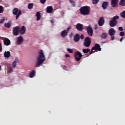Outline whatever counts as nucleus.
<instances>
[{
	"mask_svg": "<svg viewBox=\"0 0 125 125\" xmlns=\"http://www.w3.org/2000/svg\"><path fill=\"white\" fill-rule=\"evenodd\" d=\"M45 60V56L43 53V50L39 52V55L37 57V61L36 63L35 67H39L40 65H42Z\"/></svg>",
	"mask_w": 125,
	"mask_h": 125,
	"instance_id": "obj_1",
	"label": "nucleus"
},
{
	"mask_svg": "<svg viewBox=\"0 0 125 125\" xmlns=\"http://www.w3.org/2000/svg\"><path fill=\"white\" fill-rule=\"evenodd\" d=\"M89 7L88 6H84L80 8V13L82 15H89Z\"/></svg>",
	"mask_w": 125,
	"mask_h": 125,
	"instance_id": "obj_2",
	"label": "nucleus"
},
{
	"mask_svg": "<svg viewBox=\"0 0 125 125\" xmlns=\"http://www.w3.org/2000/svg\"><path fill=\"white\" fill-rule=\"evenodd\" d=\"M12 13L14 15H16V19L17 20V19H18L20 17V15L22 14V11L21 10H19L18 8H14L12 10Z\"/></svg>",
	"mask_w": 125,
	"mask_h": 125,
	"instance_id": "obj_3",
	"label": "nucleus"
},
{
	"mask_svg": "<svg viewBox=\"0 0 125 125\" xmlns=\"http://www.w3.org/2000/svg\"><path fill=\"white\" fill-rule=\"evenodd\" d=\"M91 43V40L90 38L87 37H86L84 40L83 45L86 47H89L90 46V44Z\"/></svg>",
	"mask_w": 125,
	"mask_h": 125,
	"instance_id": "obj_4",
	"label": "nucleus"
},
{
	"mask_svg": "<svg viewBox=\"0 0 125 125\" xmlns=\"http://www.w3.org/2000/svg\"><path fill=\"white\" fill-rule=\"evenodd\" d=\"M74 57L75 59V60L76 61H81V59H82V57H83V55L82 54V53L80 51H77L75 52L74 54Z\"/></svg>",
	"mask_w": 125,
	"mask_h": 125,
	"instance_id": "obj_5",
	"label": "nucleus"
},
{
	"mask_svg": "<svg viewBox=\"0 0 125 125\" xmlns=\"http://www.w3.org/2000/svg\"><path fill=\"white\" fill-rule=\"evenodd\" d=\"M19 32H20V27L19 26H16L13 29V34L14 36H18L19 35Z\"/></svg>",
	"mask_w": 125,
	"mask_h": 125,
	"instance_id": "obj_6",
	"label": "nucleus"
},
{
	"mask_svg": "<svg viewBox=\"0 0 125 125\" xmlns=\"http://www.w3.org/2000/svg\"><path fill=\"white\" fill-rule=\"evenodd\" d=\"M87 34L89 37H92V35H93V30H92V28L90 26H88L86 28Z\"/></svg>",
	"mask_w": 125,
	"mask_h": 125,
	"instance_id": "obj_7",
	"label": "nucleus"
},
{
	"mask_svg": "<svg viewBox=\"0 0 125 125\" xmlns=\"http://www.w3.org/2000/svg\"><path fill=\"white\" fill-rule=\"evenodd\" d=\"M23 42H24V39H23V37H22V36H20L19 37H18L17 43V44H18V45H20L21 44H22Z\"/></svg>",
	"mask_w": 125,
	"mask_h": 125,
	"instance_id": "obj_8",
	"label": "nucleus"
},
{
	"mask_svg": "<svg viewBox=\"0 0 125 125\" xmlns=\"http://www.w3.org/2000/svg\"><path fill=\"white\" fill-rule=\"evenodd\" d=\"M101 48H100V45L98 43H96L92 48V50H95L96 51L97 50H98L99 51H101Z\"/></svg>",
	"mask_w": 125,
	"mask_h": 125,
	"instance_id": "obj_9",
	"label": "nucleus"
},
{
	"mask_svg": "<svg viewBox=\"0 0 125 125\" xmlns=\"http://www.w3.org/2000/svg\"><path fill=\"white\" fill-rule=\"evenodd\" d=\"M27 32V28L25 26H22L21 28H20V35H24Z\"/></svg>",
	"mask_w": 125,
	"mask_h": 125,
	"instance_id": "obj_10",
	"label": "nucleus"
},
{
	"mask_svg": "<svg viewBox=\"0 0 125 125\" xmlns=\"http://www.w3.org/2000/svg\"><path fill=\"white\" fill-rule=\"evenodd\" d=\"M76 28L77 31H83V25L81 23H77Z\"/></svg>",
	"mask_w": 125,
	"mask_h": 125,
	"instance_id": "obj_11",
	"label": "nucleus"
},
{
	"mask_svg": "<svg viewBox=\"0 0 125 125\" xmlns=\"http://www.w3.org/2000/svg\"><path fill=\"white\" fill-rule=\"evenodd\" d=\"M118 2H119V0H111V5L112 7H116L118 5Z\"/></svg>",
	"mask_w": 125,
	"mask_h": 125,
	"instance_id": "obj_12",
	"label": "nucleus"
},
{
	"mask_svg": "<svg viewBox=\"0 0 125 125\" xmlns=\"http://www.w3.org/2000/svg\"><path fill=\"white\" fill-rule=\"evenodd\" d=\"M3 43L4 45L8 46L10 45L11 42H10V40L8 39V38H5L3 40Z\"/></svg>",
	"mask_w": 125,
	"mask_h": 125,
	"instance_id": "obj_13",
	"label": "nucleus"
},
{
	"mask_svg": "<svg viewBox=\"0 0 125 125\" xmlns=\"http://www.w3.org/2000/svg\"><path fill=\"white\" fill-rule=\"evenodd\" d=\"M104 24H105V21L104 20V18L101 17L98 21L99 26H102Z\"/></svg>",
	"mask_w": 125,
	"mask_h": 125,
	"instance_id": "obj_14",
	"label": "nucleus"
},
{
	"mask_svg": "<svg viewBox=\"0 0 125 125\" xmlns=\"http://www.w3.org/2000/svg\"><path fill=\"white\" fill-rule=\"evenodd\" d=\"M117 24H118V21H113V20H110L109 22V26H110V27H115V26H116Z\"/></svg>",
	"mask_w": 125,
	"mask_h": 125,
	"instance_id": "obj_15",
	"label": "nucleus"
},
{
	"mask_svg": "<svg viewBox=\"0 0 125 125\" xmlns=\"http://www.w3.org/2000/svg\"><path fill=\"white\" fill-rule=\"evenodd\" d=\"M115 34H116V31H115V29L114 28H110L108 30V34L110 37H112V36H114Z\"/></svg>",
	"mask_w": 125,
	"mask_h": 125,
	"instance_id": "obj_16",
	"label": "nucleus"
},
{
	"mask_svg": "<svg viewBox=\"0 0 125 125\" xmlns=\"http://www.w3.org/2000/svg\"><path fill=\"white\" fill-rule=\"evenodd\" d=\"M73 40L75 42H78L80 41V34H76L73 38Z\"/></svg>",
	"mask_w": 125,
	"mask_h": 125,
	"instance_id": "obj_17",
	"label": "nucleus"
},
{
	"mask_svg": "<svg viewBox=\"0 0 125 125\" xmlns=\"http://www.w3.org/2000/svg\"><path fill=\"white\" fill-rule=\"evenodd\" d=\"M108 6H109V3L107 1H104L103 2L102 7L103 9H107Z\"/></svg>",
	"mask_w": 125,
	"mask_h": 125,
	"instance_id": "obj_18",
	"label": "nucleus"
},
{
	"mask_svg": "<svg viewBox=\"0 0 125 125\" xmlns=\"http://www.w3.org/2000/svg\"><path fill=\"white\" fill-rule=\"evenodd\" d=\"M61 37H62V38H65L66 36H68V31L67 30L62 31L61 34Z\"/></svg>",
	"mask_w": 125,
	"mask_h": 125,
	"instance_id": "obj_19",
	"label": "nucleus"
},
{
	"mask_svg": "<svg viewBox=\"0 0 125 125\" xmlns=\"http://www.w3.org/2000/svg\"><path fill=\"white\" fill-rule=\"evenodd\" d=\"M46 12L47 13H51L52 10H53V8L51 6H49L46 8Z\"/></svg>",
	"mask_w": 125,
	"mask_h": 125,
	"instance_id": "obj_20",
	"label": "nucleus"
},
{
	"mask_svg": "<svg viewBox=\"0 0 125 125\" xmlns=\"http://www.w3.org/2000/svg\"><path fill=\"white\" fill-rule=\"evenodd\" d=\"M17 63H19V59H17L14 62H13L12 67L13 68H15L17 66Z\"/></svg>",
	"mask_w": 125,
	"mask_h": 125,
	"instance_id": "obj_21",
	"label": "nucleus"
},
{
	"mask_svg": "<svg viewBox=\"0 0 125 125\" xmlns=\"http://www.w3.org/2000/svg\"><path fill=\"white\" fill-rule=\"evenodd\" d=\"M36 16L37 17V21H40L41 18H42V15H41V13L40 12H37Z\"/></svg>",
	"mask_w": 125,
	"mask_h": 125,
	"instance_id": "obj_22",
	"label": "nucleus"
},
{
	"mask_svg": "<svg viewBox=\"0 0 125 125\" xmlns=\"http://www.w3.org/2000/svg\"><path fill=\"white\" fill-rule=\"evenodd\" d=\"M36 75V71L33 70H32L31 72L29 73V77L30 78H33L35 77V75Z\"/></svg>",
	"mask_w": 125,
	"mask_h": 125,
	"instance_id": "obj_23",
	"label": "nucleus"
},
{
	"mask_svg": "<svg viewBox=\"0 0 125 125\" xmlns=\"http://www.w3.org/2000/svg\"><path fill=\"white\" fill-rule=\"evenodd\" d=\"M107 35L108 34L106 33H103L101 34V38L103 40H105V39H107Z\"/></svg>",
	"mask_w": 125,
	"mask_h": 125,
	"instance_id": "obj_24",
	"label": "nucleus"
},
{
	"mask_svg": "<svg viewBox=\"0 0 125 125\" xmlns=\"http://www.w3.org/2000/svg\"><path fill=\"white\" fill-rule=\"evenodd\" d=\"M4 57H6L7 58H8V57H10V51L5 52L4 53Z\"/></svg>",
	"mask_w": 125,
	"mask_h": 125,
	"instance_id": "obj_25",
	"label": "nucleus"
},
{
	"mask_svg": "<svg viewBox=\"0 0 125 125\" xmlns=\"http://www.w3.org/2000/svg\"><path fill=\"white\" fill-rule=\"evenodd\" d=\"M119 5H121V6H125V0H121L119 2Z\"/></svg>",
	"mask_w": 125,
	"mask_h": 125,
	"instance_id": "obj_26",
	"label": "nucleus"
},
{
	"mask_svg": "<svg viewBox=\"0 0 125 125\" xmlns=\"http://www.w3.org/2000/svg\"><path fill=\"white\" fill-rule=\"evenodd\" d=\"M69 1L71 3L72 7H75V6H76V2H75V1L72 0H69Z\"/></svg>",
	"mask_w": 125,
	"mask_h": 125,
	"instance_id": "obj_27",
	"label": "nucleus"
},
{
	"mask_svg": "<svg viewBox=\"0 0 125 125\" xmlns=\"http://www.w3.org/2000/svg\"><path fill=\"white\" fill-rule=\"evenodd\" d=\"M34 7V4H33V3H28V9H33V7Z\"/></svg>",
	"mask_w": 125,
	"mask_h": 125,
	"instance_id": "obj_28",
	"label": "nucleus"
},
{
	"mask_svg": "<svg viewBox=\"0 0 125 125\" xmlns=\"http://www.w3.org/2000/svg\"><path fill=\"white\" fill-rule=\"evenodd\" d=\"M83 52V53H88L89 51H90V49L87 48V49H83L82 50Z\"/></svg>",
	"mask_w": 125,
	"mask_h": 125,
	"instance_id": "obj_29",
	"label": "nucleus"
},
{
	"mask_svg": "<svg viewBox=\"0 0 125 125\" xmlns=\"http://www.w3.org/2000/svg\"><path fill=\"white\" fill-rule=\"evenodd\" d=\"M120 16L122 18H125V11H123L122 12L120 13Z\"/></svg>",
	"mask_w": 125,
	"mask_h": 125,
	"instance_id": "obj_30",
	"label": "nucleus"
},
{
	"mask_svg": "<svg viewBox=\"0 0 125 125\" xmlns=\"http://www.w3.org/2000/svg\"><path fill=\"white\" fill-rule=\"evenodd\" d=\"M119 18H120L119 16H116L113 18L112 20H113V21H117V20H118V19H119Z\"/></svg>",
	"mask_w": 125,
	"mask_h": 125,
	"instance_id": "obj_31",
	"label": "nucleus"
},
{
	"mask_svg": "<svg viewBox=\"0 0 125 125\" xmlns=\"http://www.w3.org/2000/svg\"><path fill=\"white\" fill-rule=\"evenodd\" d=\"M98 1H99V0H93L92 3L93 4H97V3H98Z\"/></svg>",
	"mask_w": 125,
	"mask_h": 125,
	"instance_id": "obj_32",
	"label": "nucleus"
},
{
	"mask_svg": "<svg viewBox=\"0 0 125 125\" xmlns=\"http://www.w3.org/2000/svg\"><path fill=\"white\" fill-rule=\"evenodd\" d=\"M6 27H7V28H10V27H11V24H10V22H7L6 23Z\"/></svg>",
	"mask_w": 125,
	"mask_h": 125,
	"instance_id": "obj_33",
	"label": "nucleus"
},
{
	"mask_svg": "<svg viewBox=\"0 0 125 125\" xmlns=\"http://www.w3.org/2000/svg\"><path fill=\"white\" fill-rule=\"evenodd\" d=\"M66 50L68 52H69V53H73V50L71 49L67 48Z\"/></svg>",
	"mask_w": 125,
	"mask_h": 125,
	"instance_id": "obj_34",
	"label": "nucleus"
},
{
	"mask_svg": "<svg viewBox=\"0 0 125 125\" xmlns=\"http://www.w3.org/2000/svg\"><path fill=\"white\" fill-rule=\"evenodd\" d=\"M3 7L2 6H0V13H2L3 12V11L2 10Z\"/></svg>",
	"mask_w": 125,
	"mask_h": 125,
	"instance_id": "obj_35",
	"label": "nucleus"
},
{
	"mask_svg": "<svg viewBox=\"0 0 125 125\" xmlns=\"http://www.w3.org/2000/svg\"><path fill=\"white\" fill-rule=\"evenodd\" d=\"M120 37H124V36H125V32H121L120 33Z\"/></svg>",
	"mask_w": 125,
	"mask_h": 125,
	"instance_id": "obj_36",
	"label": "nucleus"
},
{
	"mask_svg": "<svg viewBox=\"0 0 125 125\" xmlns=\"http://www.w3.org/2000/svg\"><path fill=\"white\" fill-rule=\"evenodd\" d=\"M80 39L81 40H83V39H84V36H83V34H82L81 36H80Z\"/></svg>",
	"mask_w": 125,
	"mask_h": 125,
	"instance_id": "obj_37",
	"label": "nucleus"
},
{
	"mask_svg": "<svg viewBox=\"0 0 125 125\" xmlns=\"http://www.w3.org/2000/svg\"><path fill=\"white\" fill-rule=\"evenodd\" d=\"M45 1H46V0H40V2L41 3H42V4L45 3Z\"/></svg>",
	"mask_w": 125,
	"mask_h": 125,
	"instance_id": "obj_38",
	"label": "nucleus"
},
{
	"mask_svg": "<svg viewBox=\"0 0 125 125\" xmlns=\"http://www.w3.org/2000/svg\"><path fill=\"white\" fill-rule=\"evenodd\" d=\"M9 73H11L12 72H13V68H12V67H11L9 69Z\"/></svg>",
	"mask_w": 125,
	"mask_h": 125,
	"instance_id": "obj_39",
	"label": "nucleus"
},
{
	"mask_svg": "<svg viewBox=\"0 0 125 125\" xmlns=\"http://www.w3.org/2000/svg\"><path fill=\"white\" fill-rule=\"evenodd\" d=\"M71 29H72V27L71 26H69L67 28L66 31H67L68 33H69V30H71Z\"/></svg>",
	"mask_w": 125,
	"mask_h": 125,
	"instance_id": "obj_40",
	"label": "nucleus"
},
{
	"mask_svg": "<svg viewBox=\"0 0 125 125\" xmlns=\"http://www.w3.org/2000/svg\"><path fill=\"white\" fill-rule=\"evenodd\" d=\"M94 52H95V51H93V50H92V48L91 50L89 51V54L90 55L92 54V53H93Z\"/></svg>",
	"mask_w": 125,
	"mask_h": 125,
	"instance_id": "obj_41",
	"label": "nucleus"
},
{
	"mask_svg": "<svg viewBox=\"0 0 125 125\" xmlns=\"http://www.w3.org/2000/svg\"><path fill=\"white\" fill-rule=\"evenodd\" d=\"M4 19L0 20V24H2L4 22Z\"/></svg>",
	"mask_w": 125,
	"mask_h": 125,
	"instance_id": "obj_42",
	"label": "nucleus"
},
{
	"mask_svg": "<svg viewBox=\"0 0 125 125\" xmlns=\"http://www.w3.org/2000/svg\"><path fill=\"white\" fill-rule=\"evenodd\" d=\"M119 31H123L124 30V28H123V27H121L120 26V27H119Z\"/></svg>",
	"mask_w": 125,
	"mask_h": 125,
	"instance_id": "obj_43",
	"label": "nucleus"
},
{
	"mask_svg": "<svg viewBox=\"0 0 125 125\" xmlns=\"http://www.w3.org/2000/svg\"><path fill=\"white\" fill-rule=\"evenodd\" d=\"M111 37V41H114L115 40V36H112Z\"/></svg>",
	"mask_w": 125,
	"mask_h": 125,
	"instance_id": "obj_44",
	"label": "nucleus"
},
{
	"mask_svg": "<svg viewBox=\"0 0 125 125\" xmlns=\"http://www.w3.org/2000/svg\"><path fill=\"white\" fill-rule=\"evenodd\" d=\"M2 50V47L1 46V43L0 42V51Z\"/></svg>",
	"mask_w": 125,
	"mask_h": 125,
	"instance_id": "obj_45",
	"label": "nucleus"
},
{
	"mask_svg": "<svg viewBox=\"0 0 125 125\" xmlns=\"http://www.w3.org/2000/svg\"><path fill=\"white\" fill-rule=\"evenodd\" d=\"M65 57L67 58H69L70 57V55H68V54H65Z\"/></svg>",
	"mask_w": 125,
	"mask_h": 125,
	"instance_id": "obj_46",
	"label": "nucleus"
},
{
	"mask_svg": "<svg viewBox=\"0 0 125 125\" xmlns=\"http://www.w3.org/2000/svg\"><path fill=\"white\" fill-rule=\"evenodd\" d=\"M73 35H74V34L71 33L70 35V37L72 38V37H73Z\"/></svg>",
	"mask_w": 125,
	"mask_h": 125,
	"instance_id": "obj_47",
	"label": "nucleus"
},
{
	"mask_svg": "<svg viewBox=\"0 0 125 125\" xmlns=\"http://www.w3.org/2000/svg\"><path fill=\"white\" fill-rule=\"evenodd\" d=\"M124 39V37H122L120 39V42H122V41H123V39Z\"/></svg>",
	"mask_w": 125,
	"mask_h": 125,
	"instance_id": "obj_48",
	"label": "nucleus"
},
{
	"mask_svg": "<svg viewBox=\"0 0 125 125\" xmlns=\"http://www.w3.org/2000/svg\"><path fill=\"white\" fill-rule=\"evenodd\" d=\"M102 43H106V41L102 42Z\"/></svg>",
	"mask_w": 125,
	"mask_h": 125,
	"instance_id": "obj_49",
	"label": "nucleus"
},
{
	"mask_svg": "<svg viewBox=\"0 0 125 125\" xmlns=\"http://www.w3.org/2000/svg\"><path fill=\"white\" fill-rule=\"evenodd\" d=\"M95 30H97V26H95Z\"/></svg>",
	"mask_w": 125,
	"mask_h": 125,
	"instance_id": "obj_50",
	"label": "nucleus"
},
{
	"mask_svg": "<svg viewBox=\"0 0 125 125\" xmlns=\"http://www.w3.org/2000/svg\"><path fill=\"white\" fill-rule=\"evenodd\" d=\"M89 55L88 54H87V57H88Z\"/></svg>",
	"mask_w": 125,
	"mask_h": 125,
	"instance_id": "obj_51",
	"label": "nucleus"
},
{
	"mask_svg": "<svg viewBox=\"0 0 125 125\" xmlns=\"http://www.w3.org/2000/svg\"><path fill=\"white\" fill-rule=\"evenodd\" d=\"M0 69H1V66H0Z\"/></svg>",
	"mask_w": 125,
	"mask_h": 125,
	"instance_id": "obj_52",
	"label": "nucleus"
},
{
	"mask_svg": "<svg viewBox=\"0 0 125 125\" xmlns=\"http://www.w3.org/2000/svg\"><path fill=\"white\" fill-rule=\"evenodd\" d=\"M51 23H53V22H52V21H51Z\"/></svg>",
	"mask_w": 125,
	"mask_h": 125,
	"instance_id": "obj_53",
	"label": "nucleus"
}]
</instances>
